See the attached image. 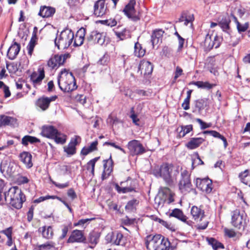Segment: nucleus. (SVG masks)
Here are the masks:
<instances>
[{"label": "nucleus", "instance_id": "nucleus-37", "mask_svg": "<svg viewBox=\"0 0 250 250\" xmlns=\"http://www.w3.org/2000/svg\"><path fill=\"white\" fill-rule=\"evenodd\" d=\"M192 169L200 165H204V162L201 159L198 152H194L192 155Z\"/></svg>", "mask_w": 250, "mask_h": 250}, {"label": "nucleus", "instance_id": "nucleus-58", "mask_svg": "<svg viewBox=\"0 0 250 250\" xmlns=\"http://www.w3.org/2000/svg\"><path fill=\"white\" fill-rule=\"evenodd\" d=\"M203 134H209L215 138L221 139L223 135H221L219 132L215 130H207L203 132Z\"/></svg>", "mask_w": 250, "mask_h": 250}, {"label": "nucleus", "instance_id": "nucleus-9", "mask_svg": "<svg viewBox=\"0 0 250 250\" xmlns=\"http://www.w3.org/2000/svg\"><path fill=\"white\" fill-rule=\"evenodd\" d=\"M195 184L198 188L207 193H209L212 191V181L208 178H197Z\"/></svg>", "mask_w": 250, "mask_h": 250}, {"label": "nucleus", "instance_id": "nucleus-52", "mask_svg": "<svg viewBox=\"0 0 250 250\" xmlns=\"http://www.w3.org/2000/svg\"><path fill=\"white\" fill-rule=\"evenodd\" d=\"M6 68L9 73H16L18 70L17 64L14 62L10 64L6 63Z\"/></svg>", "mask_w": 250, "mask_h": 250}, {"label": "nucleus", "instance_id": "nucleus-35", "mask_svg": "<svg viewBox=\"0 0 250 250\" xmlns=\"http://www.w3.org/2000/svg\"><path fill=\"white\" fill-rule=\"evenodd\" d=\"M38 250H55L56 244L53 241H47L46 243L38 246Z\"/></svg>", "mask_w": 250, "mask_h": 250}, {"label": "nucleus", "instance_id": "nucleus-31", "mask_svg": "<svg viewBox=\"0 0 250 250\" xmlns=\"http://www.w3.org/2000/svg\"><path fill=\"white\" fill-rule=\"evenodd\" d=\"M98 141H95L92 142L90 145L87 147H84L81 150V154L83 155H87L89 153L97 150Z\"/></svg>", "mask_w": 250, "mask_h": 250}, {"label": "nucleus", "instance_id": "nucleus-33", "mask_svg": "<svg viewBox=\"0 0 250 250\" xmlns=\"http://www.w3.org/2000/svg\"><path fill=\"white\" fill-rule=\"evenodd\" d=\"M169 216L175 217L184 222H185L187 219V217L184 215L182 211L178 208L173 209L170 213Z\"/></svg>", "mask_w": 250, "mask_h": 250}, {"label": "nucleus", "instance_id": "nucleus-39", "mask_svg": "<svg viewBox=\"0 0 250 250\" xmlns=\"http://www.w3.org/2000/svg\"><path fill=\"white\" fill-rule=\"evenodd\" d=\"M52 139L54 140L56 143L62 145L66 142L67 136L61 132L58 131Z\"/></svg>", "mask_w": 250, "mask_h": 250}, {"label": "nucleus", "instance_id": "nucleus-15", "mask_svg": "<svg viewBox=\"0 0 250 250\" xmlns=\"http://www.w3.org/2000/svg\"><path fill=\"white\" fill-rule=\"evenodd\" d=\"M87 40L89 42H93L94 43L103 45L104 42L105 36L104 33H99L97 31H93L87 37Z\"/></svg>", "mask_w": 250, "mask_h": 250}, {"label": "nucleus", "instance_id": "nucleus-47", "mask_svg": "<svg viewBox=\"0 0 250 250\" xmlns=\"http://www.w3.org/2000/svg\"><path fill=\"white\" fill-rule=\"evenodd\" d=\"M115 34L121 40H124L130 38L129 31L126 29H124L121 32H116Z\"/></svg>", "mask_w": 250, "mask_h": 250}, {"label": "nucleus", "instance_id": "nucleus-53", "mask_svg": "<svg viewBox=\"0 0 250 250\" xmlns=\"http://www.w3.org/2000/svg\"><path fill=\"white\" fill-rule=\"evenodd\" d=\"M110 57L108 54H105L98 61L102 65H106L109 62Z\"/></svg>", "mask_w": 250, "mask_h": 250}, {"label": "nucleus", "instance_id": "nucleus-20", "mask_svg": "<svg viewBox=\"0 0 250 250\" xmlns=\"http://www.w3.org/2000/svg\"><path fill=\"white\" fill-rule=\"evenodd\" d=\"M39 73L33 72L30 77V79L34 85L40 84L44 78V71L43 69L39 68Z\"/></svg>", "mask_w": 250, "mask_h": 250}, {"label": "nucleus", "instance_id": "nucleus-7", "mask_svg": "<svg viewBox=\"0 0 250 250\" xmlns=\"http://www.w3.org/2000/svg\"><path fill=\"white\" fill-rule=\"evenodd\" d=\"M246 215L244 212L236 209L232 212L231 223L234 227L240 229L246 224Z\"/></svg>", "mask_w": 250, "mask_h": 250}, {"label": "nucleus", "instance_id": "nucleus-27", "mask_svg": "<svg viewBox=\"0 0 250 250\" xmlns=\"http://www.w3.org/2000/svg\"><path fill=\"white\" fill-rule=\"evenodd\" d=\"M16 123L15 118L4 115H0V127L2 126L14 125Z\"/></svg>", "mask_w": 250, "mask_h": 250}, {"label": "nucleus", "instance_id": "nucleus-4", "mask_svg": "<svg viewBox=\"0 0 250 250\" xmlns=\"http://www.w3.org/2000/svg\"><path fill=\"white\" fill-rule=\"evenodd\" d=\"M173 166L171 164L164 163L160 167L157 166L152 170L153 175L158 178L161 177L168 185L173 183V177L172 175Z\"/></svg>", "mask_w": 250, "mask_h": 250}, {"label": "nucleus", "instance_id": "nucleus-18", "mask_svg": "<svg viewBox=\"0 0 250 250\" xmlns=\"http://www.w3.org/2000/svg\"><path fill=\"white\" fill-rule=\"evenodd\" d=\"M84 239L83 233L82 230H74L67 240L68 243L81 242Z\"/></svg>", "mask_w": 250, "mask_h": 250}, {"label": "nucleus", "instance_id": "nucleus-5", "mask_svg": "<svg viewBox=\"0 0 250 250\" xmlns=\"http://www.w3.org/2000/svg\"><path fill=\"white\" fill-rule=\"evenodd\" d=\"M74 33L71 29L66 28L57 35L55 39V46L59 49L63 50L67 48L72 43L74 39Z\"/></svg>", "mask_w": 250, "mask_h": 250}, {"label": "nucleus", "instance_id": "nucleus-51", "mask_svg": "<svg viewBox=\"0 0 250 250\" xmlns=\"http://www.w3.org/2000/svg\"><path fill=\"white\" fill-rule=\"evenodd\" d=\"M207 99H199L196 101L195 106L198 108L199 110L204 109L207 106Z\"/></svg>", "mask_w": 250, "mask_h": 250}, {"label": "nucleus", "instance_id": "nucleus-14", "mask_svg": "<svg viewBox=\"0 0 250 250\" xmlns=\"http://www.w3.org/2000/svg\"><path fill=\"white\" fill-rule=\"evenodd\" d=\"M153 69V66L152 63L144 60L140 62L138 67V71H140L141 74L144 76L151 74Z\"/></svg>", "mask_w": 250, "mask_h": 250}, {"label": "nucleus", "instance_id": "nucleus-21", "mask_svg": "<svg viewBox=\"0 0 250 250\" xmlns=\"http://www.w3.org/2000/svg\"><path fill=\"white\" fill-rule=\"evenodd\" d=\"M58 130L53 126L48 125L42 127V134L48 138L52 139Z\"/></svg>", "mask_w": 250, "mask_h": 250}, {"label": "nucleus", "instance_id": "nucleus-38", "mask_svg": "<svg viewBox=\"0 0 250 250\" xmlns=\"http://www.w3.org/2000/svg\"><path fill=\"white\" fill-rule=\"evenodd\" d=\"M191 83L197 86L198 88L207 89H210L215 85V84H211L208 82L202 81L193 82Z\"/></svg>", "mask_w": 250, "mask_h": 250}, {"label": "nucleus", "instance_id": "nucleus-44", "mask_svg": "<svg viewBox=\"0 0 250 250\" xmlns=\"http://www.w3.org/2000/svg\"><path fill=\"white\" fill-rule=\"evenodd\" d=\"M213 37L209 35H207L206 37L204 42V46L207 50H210L213 47Z\"/></svg>", "mask_w": 250, "mask_h": 250}, {"label": "nucleus", "instance_id": "nucleus-36", "mask_svg": "<svg viewBox=\"0 0 250 250\" xmlns=\"http://www.w3.org/2000/svg\"><path fill=\"white\" fill-rule=\"evenodd\" d=\"M37 39L36 33L34 32L32 34V38L29 42V44L27 46V49L28 50V54L31 56L34 50V48L36 45V41Z\"/></svg>", "mask_w": 250, "mask_h": 250}, {"label": "nucleus", "instance_id": "nucleus-1", "mask_svg": "<svg viewBox=\"0 0 250 250\" xmlns=\"http://www.w3.org/2000/svg\"><path fill=\"white\" fill-rule=\"evenodd\" d=\"M4 198L7 203L16 209L21 208L26 200L25 195L17 187H12L5 192Z\"/></svg>", "mask_w": 250, "mask_h": 250}, {"label": "nucleus", "instance_id": "nucleus-3", "mask_svg": "<svg viewBox=\"0 0 250 250\" xmlns=\"http://www.w3.org/2000/svg\"><path fill=\"white\" fill-rule=\"evenodd\" d=\"M145 244L148 250H168L170 243L160 234L149 235L145 239Z\"/></svg>", "mask_w": 250, "mask_h": 250}, {"label": "nucleus", "instance_id": "nucleus-62", "mask_svg": "<svg viewBox=\"0 0 250 250\" xmlns=\"http://www.w3.org/2000/svg\"><path fill=\"white\" fill-rule=\"evenodd\" d=\"M7 165L8 163L6 161H3L1 162L0 165V170L2 173H3L5 171L8 172V169L7 168Z\"/></svg>", "mask_w": 250, "mask_h": 250}, {"label": "nucleus", "instance_id": "nucleus-10", "mask_svg": "<svg viewBox=\"0 0 250 250\" xmlns=\"http://www.w3.org/2000/svg\"><path fill=\"white\" fill-rule=\"evenodd\" d=\"M108 11L105 0H98L94 5L93 14L96 17H101L105 15Z\"/></svg>", "mask_w": 250, "mask_h": 250}, {"label": "nucleus", "instance_id": "nucleus-50", "mask_svg": "<svg viewBox=\"0 0 250 250\" xmlns=\"http://www.w3.org/2000/svg\"><path fill=\"white\" fill-rule=\"evenodd\" d=\"M229 21L226 18H223L219 22L218 24L223 31H226L229 28Z\"/></svg>", "mask_w": 250, "mask_h": 250}, {"label": "nucleus", "instance_id": "nucleus-46", "mask_svg": "<svg viewBox=\"0 0 250 250\" xmlns=\"http://www.w3.org/2000/svg\"><path fill=\"white\" fill-rule=\"evenodd\" d=\"M192 125H189L185 126H181V130L179 133V136L180 137H184L186 134L192 130Z\"/></svg>", "mask_w": 250, "mask_h": 250}, {"label": "nucleus", "instance_id": "nucleus-28", "mask_svg": "<svg viewBox=\"0 0 250 250\" xmlns=\"http://www.w3.org/2000/svg\"><path fill=\"white\" fill-rule=\"evenodd\" d=\"M164 32L162 29H156L154 30L151 35V42L154 46L161 42L162 37Z\"/></svg>", "mask_w": 250, "mask_h": 250}, {"label": "nucleus", "instance_id": "nucleus-48", "mask_svg": "<svg viewBox=\"0 0 250 250\" xmlns=\"http://www.w3.org/2000/svg\"><path fill=\"white\" fill-rule=\"evenodd\" d=\"M98 237L94 233H90L88 238V241L91 244L90 247L93 248L97 244Z\"/></svg>", "mask_w": 250, "mask_h": 250}, {"label": "nucleus", "instance_id": "nucleus-64", "mask_svg": "<svg viewBox=\"0 0 250 250\" xmlns=\"http://www.w3.org/2000/svg\"><path fill=\"white\" fill-rule=\"evenodd\" d=\"M67 196L69 197L72 200L77 198V195L74 190L71 188L67 190Z\"/></svg>", "mask_w": 250, "mask_h": 250}, {"label": "nucleus", "instance_id": "nucleus-13", "mask_svg": "<svg viewBox=\"0 0 250 250\" xmlns=\"http://www.w3.org/2000/svg\"><path fill=\"white\" fill-rule=\"evenodd\" d=\"M133 181L130 178H128L126 181L121 182L120 186L116 184L115 188L119 193H125L134 190L135 187L132 185Z\"/></svg>", "mask_w": 250, "mask_h": 250}, {"label": "nucleus", "instance_id": "nucleus-56", "mask_svg": "<svg viewBox=\"0 0 250 250\" xmlns=\"http://www.w3.org/2000/svg\"><path fill=\"white\" fill-rule=\"evenodd\" d=\"M248 22H246L244 24H240L239 22L237 23V28L239 32H245L249 28Z\"/></svg>", "mask_w": 250, "mask_h": 250}, {"label": "nucleus", "instance_id": "nucleus-26", "mask_svg": "<svg viewBox=\"0 0 250 250\" xmlns=\"http://www.w3.org/2000/svg\"><path fill=\"white\" fill-rule=\"evenodd\" d=\"M85 35V30L83 28H81L77 31L74 42V45L75 46H79L83 44Z\"/></svg>", "mask_w": 250, "mask_h": 250}, {"label": "nucleus", "instance_id": "nucleus-57", "mask_svg": "<svg viewBox=\"0 0 250 250\" xmlns=\"http://www.w3.org/2000/svg\"><path fill=\"white\" fill-rule=\"evenodd\" d=\"M49 179H50V181H51V182L53 185H54L56 187H57L58 188H60V189L66 188L68 187L69 185L68 182H66V183H63V184H60V183H57V182L52 180L50 177L49 178Z\"/></svg>", "mask_w": 250, "mask_h": 250}, {"label": "nucleus", "instance_id": "nucleus-59", "mask_svg": "<svg viewBox=\"0 0 250 250\" xmlns=\"http://www.w3.org/2000/svg\"><path fill=\"white\" fill-rule=\"evenodd\" d=\"M12 229V227H10L1 231L2 233L4 234L7 237L9 241H11V239Z\"/></svg>", "mask_w": 250, "mask_h": 250}, {"label": "nucleus", "instance_id": "nucleus-2", "mask_svg": "<svg viewBox=\"0 0 250 250\" xmlns=\"http://www.w3.org/2000/svg\"><path fill=\"white\" fill-rule=\"evenodd\" d=\"M59 88L64 92H70L77 88L75 77L71 72L63 69L60 72L58 78Z\"/></svg>", "mask_w": 250, "mask_h": 250}, {"label": "nucleus", "instance_id": "nucleus-11", "mask_svg": "<svg viewBox=\"0 0 250 250\" xmlns=\"http://www.w3.org/2000/svg\"><path fill=\"white\" fill-rule=\"evenodd\" d=\"M81 138L78 135L74 136L71 139L68 145L64 146V151L69 155H73L76 152V146L80 143Z\"/></svg>", "mask_w": 250, "mask_h": 250}, {"label": "nucleus", "instance_id": "nucleus-6", "mask_svg": "<svg viewBox=\"0 0 250 250\" xmlns=\"http://www.w3.org/2000/svg\"><path fill=\"white\" fill-rule=\"evenodd\" d=\"M192 187L190 174L187 170H184L181 172V179L179 183V189L182 193L186 194L192 190Z\"/></svg>", "mask_w": 250, "mask_h": 250}, {"label": "nucleus", "instance_id": "nucleus-40", "mask_svg": "<svg viewBox=\"0 0 250 250\" xmlns=\"http://www.w3.org/2000/svg\"><path fill=\"white\" fill-rule=\"evenodd\" d=\"M139 204V201L137 199H132L129 201L125 207V209L127 211H133L136 209V206Z\"/></svg>", "mask_w": 250, "mask_h": 250}, {"label": "nucleus", "instance_id": "nucleus-42", "mask_svg": "<svg viewBox=\"0 0 250 250\" xmlns=\"http://www.w3.org/2000/svg\"><path fill=\"white\" fill-rule=\"evenodd\" d=\"M163 193L167 194L168 196V198L166 200V203L167 204H169L173 202H174V198L173 196L174 194L170 190V189L168 188H163Z\"/></svg>", "mask_w": 250, "mask_h": 250}, {"label": "nucleus", "instance_id": "nucleus-60", "mask_svg": "<svg viewBox=\"0 0 250 250\" xmlns=\"http://www.w3.org/2000/svg\"><path fill=\"white\" fill-rule=\"evenodd\" d=\"M196 121L197 122H198L200 125L201 129H205L207 128H208L210 126V124H207L206 123L203 122L201 119L197 118L196 119Z\"/></svg>", "mask_w": 250, "mask_h": 250}, {"label": "nucleus", "instance_id": "nucleus-61", "mask_svg": "<svg viewBox=\"0 0 250 250\" xmlns=\"http://www.w3.org/2000/svg\"><path fill=\"white\" fill-rule=\"evenodd\" d=\"M115 238L114 241V244L118 245L120 244L121 240L123 238V235L121 233H117L115 234Z\"/></svg>", "mask_w": 250, "mask_h": 250}, {"label": "nucleus", "instance_id": "nucleus-63", "mask_svg": "<svg viewBox=\"0 0 250 250\" xmlns=\"http://www.w3.org/2000/svg\"><path fill=\"white\" fill-rule=\"evenodd\" d=\"M115 238V233L111 232L108 233L105 237L106 240L108 243L114 244V239Z\"/></svg>", "mask_w": 250, "mask_h": 250}, {"label": "nucleus", "instance_id": "nucleus-19", "mask_svg": "<svg viewBox=\"0 0 250 250\" xmlns=\"http://www.w3.org/2000/svg\"><path fill=\"white\" fill-rule=\"evenodd\" d=\"M21 49L20 44L15 42L12 44L7 51V56L10 60H13L16 58Z\"/></svg>", "mask_w": 250, "mask_h": 250}, {"label": "nucleus", "instance_id": "nucleus-32", "mask_svg": "<svg viewBox=\"0 0 250 250\" xmlns=\"http://www.w3.org/2000/svg\"><path fill=\"white\" fill-rule=\"evenodd\" d=\"M240 181L244 184L250 187V170L246 169L239 174Z\"/></svg>", "mask_w": 250, "mask_h": 250}, {"label": "nucleus", "instance_id": "nucleus-24", "mask_svg": "<svg viewBox=\"0 0 250 250\" xmlns=\"http://www.w3.org/2000/svg\"><path fill=\"white\" fill-rule=\"evenodd\" d=\"M55 9L50 6H43L40 8L39 15L43 18H48L52 16L55 13Z\"/></svg>", "mask_w": 250, "mask_h": 250}, {"label": "nucleus", "instance_id": "nucleus-12", "mask_svg": "<svg viewBox=\"0 0 250 250\" xmlns=\"http://www.w3.org/2000/svg\"><path fill=\"white\" fill-rule=\"evenodd\" d=\"M136 4L135 0H130L129 3L125 6L123 11L125 14L133 21H138L140 20V17L136 14V11L134 6Z\"/></svg>", "mask_w": 250, "mask_h": 250}, {"label": "nucleus", "instance_id": "nucleus-41", "mask_svg": "<svg viewBox=\"0 0 250 250\" xmlns=\"http://www.w3.org/2000/svg\"><path fill=\"white\" fill-rule=\"evenodd\" d=\"M208 244L210 245L213 250H217L219 249H224V245L220 242L217 241L216 240L213 238H208Z\"/></svg>", "mask_w": 250, "mask_h": 250}, {"label": "nucleus", "instance_id": "nucleus-16", "mask_svg": "<svg viewBox=\"0 0 250 250\" xmlns=\"http://www.w3.org/2000/svg\"><path fill=\"white\" fill-rule=\"evenodd\" d=\"M104 171L102 175V179L103 180L106 179L110 175L113 170V162L110 155L109 158L104 160Z\"/></svg>", "mask_w": 250, "mask_h": 250}, {"label": "nucleus", "instance_id": "nucleus-49", "mask_svg": "<svg viewBox=\"0 0 250 250\" xmlns=\"http://www.w3.org/2000/svg\"><path fill=\"white\" fill-rule=\"evenodd\" d=\"M165 203V199H162L159 194L154 199V206L157 208H162Z\"/></svg>", "mask_w": 250, "mask_h": 250}, {"label": "nucleus", "instance_id": "nucleus-30", "mask_svg": "<svg viewBox=\"0 0 250 250\" xmlns=\"http://www.w3.org/2000/svg\"><path fill=\"white\" fill-rule=\"evenodd\" d=\"M191 214L195 220H201L204 216V211L197 207L193 206L191 209Z\"/></svg>", "mask_w": 250, "mask_h": 250}, {"label": "nucleus", "instance_id": "nucleus-54", "mask_svg": "<svg viewBox=\"0 0 250 250\" xmlns=\"http://www.w3.org/2000/svg\"><path fill=\"white\" fill-rule=\"evenodd\" d=\"M103 146H110L116 149H118L123 152L125 154L126 152L124 149L120 147V146L117 145L115 143L111 142H105L104 143Z\"/></svg>", "mask_w": 250, "mask_h": 250}, {"label": "nucleus", "instance_id": "nucleus-43", "mask_svg": "<svg viewBox=\"0 0 250 250\" xmlns=\"http://www.w3.org/2000/svg\"><path fill=\"white\" fill-rule=\"evenodd\" d=\"M100 157H97L90 160L86 165V168L88 170H90L92 175H94V168L96 163L99 160Z\"/></svg>", "mask_w": 250, "mask_h": 250}, {"label": "nucleus", "instance_id": "nucleus-29", "mask_svg": "<svg viewBox=\"0 0 250 250\" xmlns=\"http://www.w3.org/2000/svg\"><path fill=\"white\" fill-rule=\"evenodd\" d=\"M205 140L201 137L192 138L186 144V146L190 149H193L199 146Z\"/></svg>", "mask_w": 250, "mask_h": 250}, {"label": "nucleus", "instance_id": "nucleus-17", "mask_svg": "<svg viewBox=\"0 0 250 250\" xmlns=\"http://www.w3.org/2000/svg\"><path fill=\"white\" fill-rule=\"evenodd\" d=\"M57 98V96H54L50 97H42L39 98L37 101L36 105L42 110H45L48 108L50 102L55 101Z\"/></svg>", "mask_w": 250, "mask_h": 250}, {"label": "nucleus", "instance_id": "nucleus-23", "mask_svg": "<svg viewBox=\"0 0 250 250\" xmlns=\"http://www.w3.org/2000/svg\"><path fill=\"white\" fill-rule=\"evenodd\" d=\"M20 160L28 168H31L33 164L32 162V155L28 152H22L20 155Z\"/></svg>", "mask_w": 250, "mask_h": 250}, {"label": "nucleus", "instance_id": "nucleus-22", "mask_svg": "<svg viewBox=\"0 0 250 250\" xmlns=\"http://www.w3.org/2000/svg\"><path fill=\"white\" fill-rule=\"evenodd\" d=\"M64 63V59L60 57L59 55H55L51 58L48 61V65L51 68H55Z\"/></svg>", "mask_w": 250, "mask_h": 250}, {"label": "nucleus", "instance_id": "nucleus-55", "mask_svg": "<svg viewBox=\"0 0 250 250\" xmlns=\"http://www.w3.org/2000/svg\"><path fill=\"white\" fill-rule=\"evenodd\" d=\"M194 16H193V14H186V15H185V21H184V25H188V23H191L192 22V21H194Z\"/></svg>", "mask_w": 250, "mask_h": 250}, {"label": "nucleus", "instance_id": "nucleus-45", "mask_svg": "<svg viewBox=\"0 0 250 250\" xmlns=\"http://www.w3.org/2000/svg\"><path fill=\"white\" fill-rule=\"evenodd\" d=\"M40 142L38 138L30 136H25L22 139V144L24 146H27L29 142L33 144Z\"/></svg>", "mask_w": 250, "mask_h": 250}, {"label": "nucleus", "instance_id": "nucleus-34", "mask_svg": "<svg viewBox=\"0 0 250 250\" xmlns=\"http://www.w3.org/2000/svg\"><path fill=\"white\" fill-rule=\"evenodd\" d=\"M146 53V49L143 48L142 45L137 42L134 44V55L140 58L143 57Z\"/></svg>", "mask_w": 250, "mask_h": 250}, {"label": "nucleus", "instance_id": "nucleus-25", "mask_svg": "<svg viewBox=\"0 0 250 250\" xmlns=\"http://www.w3.org/2000/svg\"><path fill=\"white\" fill-rule=\"evenodd\" d=\"M39 232L42 233L43 238L46 239H51L53 238L54 232L52 227L51 226H43L39 229Z\"/></svg>", "mask_w": 250, "mask_h": 250}, {"label": "nucleus", "instance_id": "nucleus-8", "mask_svg": "<svg viewBox=\"0 0 250 250\" xmlns=\"http://www.w3.org/2000/svg\"><path fill=\"white\" fill-rule=\"evenodd\" d=\"M129 152L132 155H140L145 152V149L139 141L133 140L128 143L127 145Z\"/></svg>", "mask_w": 250, "mask_h": 250}]
</instances>
